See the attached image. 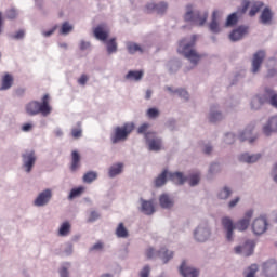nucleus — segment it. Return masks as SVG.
I'll return each instance as SVG.
<instances>
[{
	"label": "nucleus",
	"mask_w": 277,
	"mask_h": 277,
	"mask_svg": "<svg viewBox=\"0 0 277 277\" xmlns=\"http://www.w3.org/2000/svg\"><path fill=\"white\" fill-rule=\"evenodd\" d=\"M253 214L254 212L252 210L247 211L245 217L238 221L236 224H234L233 220H230L228 216L222 219V226L226 230L227 241H233V230H235V228L240 233L248 230V226H250V220H252Z\"/></svg>",
	"instance_id": "nucleus-1"
},
{
	"label": "nucleus",
	"mask_w": 277,
	"mask_h": 277,
	"mask_svg": "<svg viewBox=\"0 0 277 277\" xmlns=\"http://www.w3.org/2000/svg\"><path fill=\"white\" fill-rule=\"evenodd\" d=\"M50 103L51 97L49 96V94H44L41 98V103L38 101H31L26 104V114H28V116H38V114H42L44 117H47L53 110Z\"/></svg>",
	"instance_id": "nucleus-2"
},
{
	"label": "nucleus",
	"mask_w": 277,
	"mask_h": 277,
	"mask_svg": "<svg viewBox=\"0 0 277 277\" xmlns=\"http://www.w3.org/2000/svg\"><path fill=\"white\" fill-rule=\"evenodd\" d=\"M194 44H196V35L193 36V39L190 42H187L186 39H183L179 43L177 52L181 55H184L186 60H189L196 66L202 60V55L198 54L196 50L194 49Z\"/></svg>",
	"instance_id": "nucleus-3"
},
{
	"label": "nucleus",
	"mask_w": 277,
	"mask_h": 277,
	"mask_svg": "<svg viewBox=\"0 0 277 277\" xmlns=\"http://www.w3.org/2000/svg\"><path fill=\"white\" fill-rule=\"evenodd\" d=\"M135 129L133 123H124L122 127H116L114 133L110 136L113 144H118V142H124L131 135V132Z\"/></svg>",
	"instance_id": "nucleus-4"
},
{
	"label": "nucleus",
	"mask_w": 277,
	"mask_h": 277,
	"mask_svg": "<svg viewBox=\"0 0 277 277\" xmlns=\"http://www.w3.org/2000/svg\"><path fill=\"white\" fill-rule=\"evenodd\" d=\"M186 22L194 23L196 25L202 26L207 23V18H209V13L200 11H194L192 5L186 8V14L184 16Z\"/></svg>",
	"instance_id": "nucleus-5"
},
{
	"label": "nucleus",
	"mask_w": 277,
	"mask_h": 277,
	"mask_svg": "<svg viewBox=\"0 0 277 277\" xmlns=\"http://www.w3.org/2000/svg\"><path fill=\"white\" fill-rule=\"evenodd\" d=\"M145 254L147 259H155V256H159L163 263H168V261L174 256V253L172 251H168L166 248H162L159 251H155V249L148 248Z\"/></svg>",
	"instance_id": "nucleus-6"
},
{
	"label": "nucleus",
	"mask_w": 277,
	"mask_h": 277,
	"mask_svg": "<svg viewBox=\"0 0 277 277\" xmlns=\"http://www.w3.org/2000/svg\"><path fill=\"white\" fill-rule=\"evenodd\" d=\"M251 5V10L249 12V16H256V14H259V12H261V10H263V2L261 1H253L250 2L248 0H245L242 2V14H246V12H248V8H250Z\"/></svg>",
	"instance_id": "nucleus-7"
},
{
	"label": "nucleus",
	"mask_w": 277,
	"mask_h": 277,
	"mask_svg": "<svg viewBox=\"0 0 277 277\" xmlns=\"http://www.w3.org/2000/svg\"><path fill=\"white\" fill-rule=\"evenodd\" d=\"M146 143L149 146V150L159 151L161 148V138L157 137L155 132H147L145 134Z\"/></svg>",
	"instance_id": "nucleus-8"
},
{
	"label": "nucleus",
	"mask_w": 277,
	"mask_h": 277,
	"mask_svg": "<svg viewBox=\"0 0 277 277\" xmlns=\"http://www.w3.org/2000/svg\"><path fill=\"white\" fill-rule=\"evenodd\" d=\"M254 240H247L245 245L236 247L234 250L236 254H242L243 256H252L254 254Z\"/></svg>",
	"instance_id": "nucleus-9"
},
{
	"label": "nucleus",
	"mask_w": 277,
	"mask_h": 277,
	"mask_svg": "<svg viewBox=\"0 0 277 277\" xmlns=\"http://www.w3.org/2000/svg\"><path fill=\"white\" fill-rule=\"evenodd\" d=\"M93 36L96 38V40L107 42V38H109V27H107V24L97 25L93 29Z\"/></svg>",
	"instance_id": "nucleus-10"
},
{
	"label": "nucleus",
	"mask_w": 277,
	"mask_h": 277,
	"mask_svg": "<svg viewBox=\"0 0 277 277\" xmlns=\"http://www.w3.org/2000/svg\"><path fill=\"white\" fill-rule=\"evenodd\" d=\"M23 159V167L25 168L26 172H31L36 163V153L34 150L25 151L22 155Z\"/></svg>",
	"instance_id": "nucleus-11"
},
{
	"label": "nucleus",
	"mask_w": 277,
	"mask_h": 277,
	"mask_svg": "<svg viewBox=\"0 0 277 277\" xmlns=\"http://www.w3.org/2000/svg\"><path fill=\"white\" fill-rule=\"evenodd\" d=\"M145 10L147 14L153 12H157V14H166V12H168V2H149L145 5Z\"/></svg>",
	"instance_id": "nucleus-12"
},
{
	"label": "nucleus",
	"mask_w": 277,
	"mask_h": 277,
	"mask_svg": "<svg viewBox=\"0 0 277 277\" xmlns=\"http://www.w3.org/2000/svg\"><path fill=\"white\" fill-rule=\"evenodd\" d=\"M262 272L266 277L277 276V261L272 259L262 264Z\"/></svg>",
	"instance_id": "nucleus-13"
},
{
	"label": "nucleus",
	"mask_w": 277,
	"mask_h": 277,
	"mask_svg": "<svg viewBox=\"0 0 277 277\" xmlns=\"http://www.w3.org/2000/svg\"><path fill=\"white\" fill-rule=\"evenodd\" d=\"M252 230L254 235H263L267 230V219L259 217L253 221Z\"/></svg>",
	"instance_id": "nucleus-14"
},
{
	"label": "nucleus",
	"mask_w": 277,
	"mask_h": 277,
	"mask_svg": "<svg viewBox=\"0 0 277 277\" xmlns=\"http://www.w3.org/2000/svg\"><path fill=\"white\" fill-rule=\"evenodd\" d=\"M180 274L183 277H198L200 272L192 266H187V262L183 261L180 266Z\"/></svg>",
	"instance_id": "nucleus-15"
},
{
	"label": "nucleus",
	"mask_w": 277,
	"mask_h": 277,
	"mask_svg": "<svg viewBox=\"0 0 277 277\" xmlns=\"http://www.w3.org/2000/svg\"><path fill=\"white\" fill-rule=\"evenodd\" d=\"M53 194L51 193V189H45L42 193L39 194V196L35 200L36 207H44V205L49 203V200H51V197Z\"/></svg>",
	"instance_id": "nucleus-16"
},
{
	"label": "nucleus",
	"mask_w": 277,
	"mask_h": 277,
	"mask_svg": "<svg viewBox=\"0 0 277 277\" xmlns=\"http://www.w3.org/2000/svg\"><path fill=\"white\" fill-rule=\"evenodd\" d=\"M264 60H265V52L264 51H258L253 55V60H252V72L253 74L259 72V69L261 68V65L263 64Z\"/></svg>",
	"instance_id": "nucleus-17"
},
{
	"label": "nucleus",
	"mask_w": 277,
	"mask_h": 277,
	"mask_svg": "<svg viewBox=\"0 0 277 277\" xmlns=\"http://www.w3.org/2000/svg\"><path fill=\"white\" fill-rule=\"evenodd\" d=\"M211 230L207 227L199 226L194 233L195 239L200 242H205L209 239Z\"/></svg>",
	"instance_id": "nucleus-18"
},
{
	"label": "nucleus",
	"mask_w": 277,
	"mask_h": 277,
	"mask_svg": "<svg viewBox=\"0 0 277 277\" xmlns=\"http://www.w3.org/2000/svg\"><path fill=\"white\" fill-rule=\"evenodd\" d=\"M220 18H221L220 11H213L212 21L209 25V29L210 31H212V34H220Z\"/></svg>",
	"instance_id": "nucleus-19"
},
{
	"label": "nucleus",
	"mask_w": 277,
	"mask_h": 277,
	"mask_svg": "<svg viewBox=\"0 0 277 277\" xmlns=\"http://www.w3.org/2000/svg\"><path fill=\"white\" fill-rule=\"evenodd\" d=\"M277 132V116L272 117L263 128V133L269 135Z\"/></svg>",
	"instance_id": "nucleus-20"
},
{
	"label": "nucleus",
	"mask_w": 277,
	"mask_h": 277,
	"mask_svg": "<svg viewBox=\"0 0 277 277\" xmlns=\"http://www.w3.org/2000/svg\"><path fill=\"white\" fill-rule=\"evenodd\" d=\"M246 34H248V28L240 26L230 32L229 40H232V42H237V40H241Z\"/></svg>",
	"instance_id": "nucleus-21"
},
{
	"label": "nucleus",
	"mask_w": 277,
	"mask_h": 277,
	"mask_svg": "<svg viewBox=\"0 0 277 277\" xmlns=\"http://www.w3.org/2000/svg\"><path fill=\"white\" fill-rule=\"evenodd\" d=\"M81 168V155H79V151L74 150L71 153V164H70V171L77 172Z\"/></svg>",
	"instance_id": "nucleus-22"
},
{
	"label": "nucleus",
	"mask_w": 277,
	"mask_h": 277,
	"mask_svg": "<svg viewBox=\"0 0 277 277\" xmlns=\"http://www.w3.org/2000/svg\"><path fill=\"white\" fill-rule=\"evenodd\" d=\"M159 202L162 209H172V207H174V199L171 198L168 194H162L159 197Z\"/></svg>",
	"instance_id": "nucleus-23"
},
{
	"label": "nucleus",
	"mask_w": 277,
	"mask_h": 277,
	"mask_svg": "<svg viewBox=\"0 0 277 277\" xmlns=\"http://www.w3.org/2000/svg\"><path fill=\"white\" fill-rule=\"evenodd\" d=\"M273 16H274V14L272 13V10H269V8H265L262 11L260 21H261V23H263V25H269L272 23Z\"/></svg>",
	"instance_id": "nucleus-24"
},
{
	"label": "nucleus",
	"mask_w": 277,
	"mask_h": 277,
	"mask_svg": "<svg viewBox=\"0 0 277 277\" xmlns=\"http://www.w3.org/2000/svg\"><path fill=\"white\" fill-rule=\"evenodd\" d=\"M169 179L175 183V185H183V183L187 181V177L183 176L181 172L169 173Z\"/></svg>",
	"instance_id": "nucleus-25"
},
{
	"label": "nucleus",
	"mask_w": 277,
	"mask_h": 277,
	"mask_svg": "<svg viewBox=\"0 0 277 277\" xmlns=\"http://www.w3.org/2000/svg\"><path fill=\"white\" fill-rule=\"evenodd\" d=\"M258 159H261L260 154H255V155L242 154L239 157V161H242L245 163H256Z\"/></svg>",
	"instance_id": "nucleus-26"
},
{
	"label": "nucleus",
	"mask_w": 277,
	"mask_h": 277,
	"mask_svg": "<svg viewBox=\"0 0 277 277\" xmlns=\"http://www.w3.org/2000/svg\"><path fill=\"white\" fill-rule=\"evenodd\" d=\"M142 77H144V71L142 70H130L126 75L128 81H141Z\"/></svg>",
	"instance_id": "nucleus-27"
},
{
	"label": "nucleus",
	"mask_w": 277,
	"mask_h": 277,
	"mask_svg": "<svg viewBox=\"0 0 277 277\" xmlns=\"http://www.w3.org/2000/svg\"><path fill=\"white\" fill-rule=\"evenodd\" d=\"M115 234L119 239H127L129 237V229H127L124 223H119Z\"/></svg>",
	"instance_id": "nucleus-28"
},
{
	"label": "nucleus",
	"mask_w": 277,
	"mask_h": 277,
	"mask_svg": "<svg viewBox=\"0 0 277 277\" xmlns=\"http://www.w3.org/2000/svg\"><path fill=\"white\" fill-rule=\"evenodd\" d=\"M142 211L145 215H153V213H155V205L153 201L142 200Z\"/></svg>",
	"instance_id": "nucleus-29"
},
{
	"label": "nucleus",
	"mask_w": 277,
	"mask_h": 277,
	"mask_svg": "<svg viewBox=\"0 0 277 277\" xmlns=\"http://www.w3.org/2000/svg\"><path fill=\"white\" fill-rule=\"evenodd\" d=\"M14 83V78L10 74H5L2 78V85L0 90H10Z\"/></svg>",
	"instance_id": "nucleus-30"
},
{
	"label": "nucleus",
	"mask_w": 277,
	"mask_h": 277,
	"mask_svg": "<svg viewBox=\"0 0 277 277\" xmlns=\"http://www.w3.org/2000/svg\"><path fill=\"white\" fill-rule=\"evenodd\" d=\"M122 168H124V164H122L120 162L113 164L108 171V176L110 179H114V176H118V174L122 173Z\"/></svg>",
	"instance_id": "nucleus-31"
},
{
	"label": "nucleus",
	"mask_w": 277,
	"mask_h": 277,
	"mask_svg": "<svg viewBox=\"0 0 277 277\" xmlns=\"http://www.w3.org/2000/svg\"><path fill=\"white\" fill-rule=\"evenodd\" d=\"M168 181V170H163L155 180L156 187H163Z\"/></svg>",
	"instance_id": "nucleus-32"
},
{
	"label": "nucleus",
	"mask_w": 277,
	"mask_h": 277,
	"mask_svg": "<svg viewBox=\"0 0 277 277\" xmlns=\"http://www.w3.org/2000/svg\"><path fill=\"white\" fill-rule=\"evenodd\" d=\"M127 50L128 53H130L131 55L135 54V53H144V50L142 49V47H140V44L134 43V42H128L127 43Z\"/></svg>",
	"instance_id": "nucleus-33"
},
{
	"label": "nucleus",
	"mask_w": 277,
	"mask_h": 277,
	"mask_svg": "<svg viewBox=\"0 0 277 277\" xmlns=\"http://www.w3.org/2000/svg\"><path fill=\"white\" fill-rule=\"evenodd\" d=\"M107 53L111 55V53H116L118 51V42H116V38H111L106 42Z\"/></svg>",
	"instance_id": "nucleus-34"
},
{
	"label": "nucleus",
	"mask_w": 277,
	"mask_h": 277,
	"mask_svg": "<svg viewBox=\"0 0 277 277\" xmlns=\"http://www.w3.org/2000/svg\"><path fill=\"white\" fill-rule=\"evenodd\" d=\"M70 233V223L64 222L60 229H58V235L60 237H66Z\"/></svg>",
	"instance_id": "nucleus-35"
},
{
	"label": "nucleus",
	"mask_w": 277,
	"mask_h": 277,
	"mask_svg": "<svg viewBox=\"0 0 277 277\" xmlns=\"http://www.w3.org/2000/svg\"><path fill=\"white\" fill-rule=\"evenodd\" d=\"M83 183H92L98 179V174L94 171H89L83 175Z\"/></svg>",
	"instance_id": "nucleus-36"
},
{
	"label": "nucleus",
	"mask_w": 277,
	"mask_h": 277,
	"mask_svg": "<svg viewBox=\"0 0 277 277\" xmlns=\"http://www.w3.org/2000/svg\"><path fill=\"white\" fill-rule=\"evenodd\" d=\"M251 135H252V131L247 129L239 134V140L240 142H246V140H248L250 144H252V142H254V138L250 137Z\"/></svg>",
	"instance_id": "nucleus-37"
},
{
	"label": "nucleus",
	"mask_w": 277,
	"mask_h": 277,
	"mask_svg": "<svg viewBox=\"0 0 277 277\" xmlns=\"http://www.w3.org/2000/svg\"><path fill=\"white\" fill-rule=\"evenodd\" d=\"M224 117L222 116V113H217L211 108L209 120L210 122H220Z\"/></svg>",
	"instance_id": "nucleus-38"
},
{
	"label": "nucleus",
	"mask_w": 277,
	"mask_h": 277,
	"mask_svg": "<svg viewBox=\"0 0 277 277\" xmlns=\"http://www.w3.org/2000/svg\"><path fill=\"white\" fill-rule=\"evenodd\" d=\"M70 31H72V25H70V23L68 22H64L61 27L60 34H62L63 36H66L70 34Z\"/></svg>",
	"instance_id": "nucleus-39"
},
{
	"label": "nucleus",
	"mask_w": 277,
	"mask_h": 277,
	"mask_svg": "<svg viewBox=\"0 0 277 277\" xmlns=\"http://www.w3.org/2000/svg\"><path fill=\"white\" fill-rule=\"evenodd\" d=\"M84 189L85 188L83 186L71 189V192L69 194V200H72L74 198L79 197L81 194H83Z\"/></svg>",
	"instance_id": "nucleus-40"
},
{
	"label": "nucleus",
	"mask_w": 277,
	"mask_h": 277,
	"mask_svg": "<svg viewBox=\"0 0 277 277\" xmlns=\"http://www.w3.org/2000/svg\"><path fill=\"white\" fill-rule=\"evenodd\" d=\"M237 13H232L228 17H227V21H226V27H233L235 25H237Z\"/></svg>",
	"instance_id": "nucleus-41"
},
{
	"label": "nucleus",
	"mask_w": 277,
	"mask_h": 277,
	"mask_svg": "<svg viewBox=\"0 0 277 277\" xmlns=\"http://www.w3.org/2000/svg\"><path fill=\"white\" fill-rule=\"evenodd\" d=\"M230 194H232L230 189H229L228 187H225V188H223V189L219 193V198H220L221 200H226L227 198L230 197Z\"/></svg>",
	"instance_id": "nucleus-42"
},
{
	"label": "nucleus",
	"mask_w": 277,
	"mask_h": 277,
	"mask_svg": "<svg viewBox=\"0 0 277 277\" xmlns=\"http://www.w3.org/2000/svg\"><path fill=\"white\" fill-rule=\"evenodd\" d=\"M188 181H189L190 187L198 185V183H200V174L195 173L190 175Z\"/></svg>",
	"instance_id": "nucleus-43"
},
{
	"label": "nucleus",
	"mask_w": 277,
	"mask_h": 277,
	"mask_svg": "<svg viewBox=\"0 0 277 277\" xmlns=\"http://www.w3.org/2000/svg\"><path fill=\"white\" fill-rule=\"evenodd\" d=\"M66 266H62L60 269V276L61 277H68L69 273H68V267H70V263H65Z\"/></svg>",
	"instance_id": "nucleus-44"
},
{
	"label": "nucleus",
	"mask_w": 277,
	"mask_h": 277,
	"mask_svg": "<svg viewBox=\"0 0 277 277\" xmlns=\"http://www.w3.org/2000/svg\"><path fill=\"white\" fill-rule=\"evenodd\" d=\"M71 135L75 140H79V137H81V135H83V131L81 130V128H74L71 130Z\"/></svg>",
	"instance_id": "nucleus-45"
},
{
	"label": "nucleus",
	"mask_w": 277,
	"mask_h": 277,
	"mask_svg": "<svg viewBox=\"0 0 277 277\" xmlns=\"http://www.w3.org/2000/svg\"><path fill=\"white\" fill-rule=\"evenodd\" d=\"M147 116H148V118H157V117H159V109H157V108H149L147 110Z\"/></svg>",
	"instance_id": "nucleus-46"
},
{
	"label": "nucleus",
	"mask_w": 277,
	"mask_h": 277,
	"mask_svg": "<svg viewBox=\"0 0 277 277\" xmlns=\"http://www.w3.org/2000/svg\"><path fill=\"white\" fill-rule=\"evenodd\" d=\"M150 276V266L146 265L140 272V277H149Z\"/></svg>",
	"instance_id": "nucleus-47"
},
{
	"label": "nucleus",
	"mask_w": 277,
	"mask_h": 277,
	"mask_svg": "<svg viewBox=\"0 0 277 277\" xmlns=\"http://www.w3.org/2000/svg\"><path fill=\"white\" fill-rule=\"evenodd\" d=\"M150 128L149 123H143L138 129H137V133L140 134H145L146 135V131H148V129Z\"/></svg>",
	"instance_id": "nucleus-48"
},
{
	"label": "nucleus",
	"mask_w": 277,
	"mask_h": 277,
	"mask_svg": "<svg viewBox=\"0 0 277 277\" xmlns=\"http://www.w3.org/2000/svg\"><path fill=\"white\" fill-rule=\"evenodd\" d=\"M12 38L13 40H23L25 38V30H18Z\"/></svg>",
	"instance_id": "nucleus-49"
},
{
	"label": "nucleus",
	"mask_w": 277,
	"mask_h": 277,
	"mask_svg": "<svg viewBox=\"0 0 277 277\" xmlns=\"http://www.w3.org/2000/svg\"><path fill=\"white\" fill-rule=\"evenodd\" d=\"M89 79L90 78L88 77V75L82 74L81 77L78 79L79 85H85Z\"/></svg>",
	"instance_id": "nucleus-50"
},
{
	"label": "nucleus",
	"mask_w": 277,
	"mask_h": 277,
	"mask_svg": "<svg viewBox=\"0 0 277 277\" xmlns=\"http://www.w3.org/2000/svg\"><path fill=\"white\" fill-rule=\"evenodd\" d=\"M235 142V134L227 133L225 136V144H233Z\"/></svg>",
	"instance_id": "nucleus-51"
},
{
	"label": "nucleus",
	"mask_w": 277,
	"mask_h": 277,
	"mask_svg": "<svg viewBox=\"0 0 277 277\" xmlns=\"http://www.w3.org/2000/svg\"><path fill=\"white\" fill-rule=\"evenodd\" d=\"M101 215L96 211H92L89 216V222H96Z\"/></svg>",
	"instance_id": "nucleus-52"
},
{
	"label": "nucleus",
	"mask_w": 277,
	"mask_h": 277,
	"mask_svg": "<svg viewBox=\"0 0 277 277\" xmlns=\"http://www.w3.org/2000/svg\"><path fill=\"white\" fill-rule=\"evenodd\" d=\"M176 93L179 94V96H182V98H189V93H187L185 89H179Z\"/></svg>",
	"instance_id": "nucleus-53"
},
{
	"label": "nucleus",
	"mask_w": 277,
	"mask_h": 277,
	"mask_svg": "<svg viewBox=\"0 0 277 277\" xmlns=\"http://www.w3.org/2000/svg\"><path fill=\"white\" fill-rule=\"evenodd\" d=\"M239 202V197H236L232 201H229L228 207L229 209H233V207H237V203Z\"/></svg>",
	"instance_id": "nucleus-54"
},
{
	"label": "nucleus",
	"mask_w": 277,
	"mask_h": 277,
	"mask_svg": "<svg viewBox=\"0 0 277 277\" xmlns=\"http://www.w3.org/2000/svg\"><path fill=\"white\" fill-rule=\"evenodd\" d=\"M55 29H57V27L52 28L51 30L48 31H43V36L45 38H49V36H53V34H55Z\"/></svg>",
	"instance_id": "nucleus-55"
},
{
	"label": "nucleus",
	"mask_w": 277,
	"mask_h": 277,
	"mask_svg": "<svg viewBox=\"0 0 277 277\" xmlns=\"http://www.w3.org/2000/svg\"><path fill=\"white\" fill-rule=\"evenodd\" d=\"M90 250H91V252L94 251V250H103V243L97 242Z\"/></svg>",
	"instance_id": "nucleus-56"
},
{
	"label": "nucleus",
	"mask_w": 277,
	"mask_h": 277,
	"mask_svg": "<svg viewBox=\"0 0 277 277\" xmlns=\"http://www.w3.org/2000/svg\"><path fill=\"white\" fill-rule=\"evenodd\" d=\"M34 126H31V123H25L23 127H22V131H31Z\"/></svg>",
	"instance_id": "nucleus-57"
},
{
	"label": "nucleus",
	"mask_w": 277,
	"mask_h": 277,
	"mask_svg": "<svg viewBox=\"0 0 277 277\" xmlns=\"http://www.w3.org/2000/svg\"><path fill=\"white\" fill-rule=\"evenodd\" d=\"M89 48H90V43L89 42L82 41L80 43L81 51H85V49H89Z\"/></svg>",
	"instance_id": "nucleus-58"
},
{
	"label": "nucleus",
	"mask_w": 277,
	"mask_h": 277,
	"mask_svg": "<svg viewBox=\"0 0 277 277\" xmlns=\"http://www.w3.org/2000/svg\"><path fill=\"white\" fill-rule=\"evenodd\" d=\"M54 135H55L56 137H62V136L64 135V132L62 131V129H56V130L54 131Z\"/></svg>",
	"instance_id": "nucleus-59"
},
{
	"label": "nucleus",
	"mask_w": 277,
	"mask_h": 277,
	"mask_svg": "<svg viewBox=\"0 0 277 277\" xmlns=\"http://www.w3.org/2000/svg\"><path fill=\"white\" fill-rule=\"evenodd\" d=\"M213 150V147L212 146H206V148L203 149V153L206 155H210V153Z\"/></svg>",
	"instance_id": "nucleus-60"
},
{
	"label": "nucleus",
	"mask_w": 277,
	"mask_h": 277,
	"mask_svg": "<svg viewBox=\"0 0 277 277\" xmlns=\"http://www.w3.org/2000/svg\"><path fill=\"white\" fill-rule=\"evenodd\" d=\"M3 32V15L0 12V34Z\"/></svg>",
	"instance_id": "nucleus-61"
},
{
	"label": "nucleus",
	"mask_w": 277,
	"mask_h": 277,
	"mask_svg": "<svg viewBox=\"0 0 277 277\" xmlns=\"http://www.w3.org/2000/svg\"><path fill=\"white\" fill-rule=\"evenodd\" d=\"M150 96H153V91L151 90H147L146 94H145L146 101L150 100Z\"/></svg>",
	"instance_id": "nucleus-62"
},
{
	"label": "nucleus",
	"mask_w": 277,
	"mask_h": 277,
	"mask_svg": "<svg viewBox=\"0 0 277 277\" xmlns=\"http://www.w3.org/2000/svg\"><path fill=\"white\" fill-rule=\"evenodd\" d=\"M215 168H220V164L217 163H212L210 167V172L213 173V171L215 170Z\"/></svg>",
	"instance_id": "nucleus-63"
},
{
	"label": "nucleus",
	"mask_w": 277,
	"mask_h": 277,
	"mask_svg": "<svg viewBox=\"0 0 277 277\" xmlns=\"http://www.w3.org/2000/svg\"><path fill=\"white\" fill-rule=\"evenodd\" d=\"M9 18H16V12L10 11Z\"/></svg>",
	"instance_id": "nucleus-64"
}]
</instances>
